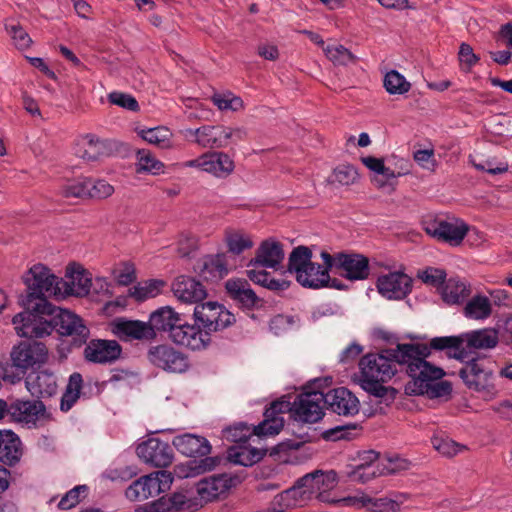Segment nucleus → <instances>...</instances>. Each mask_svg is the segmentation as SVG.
<instances>
[{"label": "nucleus", "instance_id": "nucleus-33", "mask_svg": "<svg viewBox=\"0 0 512 512\" xmlns=\"http://www.w3.org/2000/svg\"><path fill=\"white\" fill-rule=\"evenodd\" d=\"M228 295L243 308L251 309L258 305L260 299L243 279H230L225 284Z\"/></svg>", "mask_w": 512, "mask_h": 512}, {"label": "nucleus", "instance_id": "nucleus-3", "mask_svg": "<svg viewBox=\"0 0 512 512\" xmlns=\"http://www.w3.org/2000/svg\"><path fill=\"white\" fill-rule=\"evenodd\" d=\"M59 280L60 278L43 264L31 267L24 277L27 294L20 298V303L24 307L22 313H29L31 317L36 313L52 315L56 311V306L52 305L47 297L60 296Z\"/></svg>", "mask_w": 512, "mask_h": 512}, {"label": "nucleus", "instance_id": "nucleus-63", "mask_svg": "<svg viewBox=\"0 0 512 512\" xmlns=\"http://www.w3.org/2000/svg\"><path fill=\"white\" fill-rule=\"evenodd\" d=\"M414 160L422 168L431 170L435 166L434 151L431 149L418 150L414 153Z\"/></svg>", "mask_w": 512, "mask_h": 512}, {"label": "nucleus", "instance_id": "nucleus-37", "mask_svg": "<svg viewBox=\"0 0 512 512\" xmlns=\"http://www.w3.org/2000/svg\"><path fill=\"white\" fill-rule=\"evenodd\" d=\"M470 294V285L459 277L449 278L441 289L442 300L449 305L464 303Z\"/></svg>", "mask_w": 512, "mask_h": 512}, {"label": "nucleus", "instance_id": "nucleus-25", "mask_svg": "<svg viewBox=\"0 0 512 512\" xmlns=\"http://www.w3.org/2000/svg\"><path fill=\"white\" fill-rule=\"evenodd\" d=\"M122 352L120 344L115 340H92L85 348V359L89 362L106 364L116 361Z\"/></svg>", "mask_w": 512, "mask_h": 512}, {"label": "nucleus", "instance_id": "nucleus-20", "mask_svg": "<svg viewBox=\"0 0 512 512\" xmlns=\"http://www.w3.org/2000/svg\"><path fill=\"white\" fill-rule=\"evenodd\" d=\"M200 327L199 325H190L182 318L169 339L175 344L191 350L205 349L210 344L211 337Z\"/></svg>", "mask_w": 512, "mask_h": 512}, {"label": "nucleus", "instance_id": "nucleus-50", "mask_svg": "<svg viewBox=\"0 0 512 512\" xmlns=\"http://www.w3.org/2000/svg\"><path fill=\"white\" fill-rule=\"evenodd\" d=\"M226 244L228 251L234 255H240L245 250L253 247V241L239 232H229L226 234Z\"/></svg>", "mask_w": 512, "mask_h": 512}, {"label": "nucleus", "instance_id": "nucleus-56", "mask_svg": "<svg viewBox=\"0 0 512 512\" xmlns=\"http://www.w3.org/2000/svg\"><path fill=\"white\" fill-rule=\"evenodd\" d=\"M358 179V172L355 167L351 165H340L334 169L332 182H337L340 185H352Z\"/></svg>", "mask_w": 512, "mask_h": 512}, {"label": "nucleus", "instance_id": "nucleus-60", "mask_svg": "<svg viewBox=\"0 0 512 512\" xmlns=\"http://www.w3.org/2000/svg\"><path fill=\"white\" fill-rule=\"evenodd\" d=\"M400 166L399 169H393L391 163L389 162L388 165L383 164V169L379 172V175H382L387 182H390L391 180H394L398 177H401L403 175H406L409 173V163L405 159H400Z\"/></svg>", "mask_w": 512, "mask_h": 512}, {"label": "nucleus", "instance_id": "nucleus-58", "mask_svg": "<svg viewBox=\"0 0 512 512\" xmlns=\"http://www.w3.org/2000/svg\"><path fill=\"white\" fill-rule=\"evenodd\" d=\"M446 272L440 268L428 267L421 273L419 278L425 283L433 287L441 288L446 283Z\"/></svg>", "mask_w": 512, "mask_h": 512}, {"label": "nucleus", "instance_id": "nucleus-32", "mask_svg": "<svg viewBox=\"0 0 512 512\" xmlns=\"http://www.w3.org/2000/svg\"><path fill=\"white\" fill-rule=\"evenodd\" d=\"M383 474L379 466V454L376 451H363L359 455V463L350 474L353 480L365 483Z\"/></svg>", "mask_w": 512, "mask_h": 512}, {"label": "nucleus", "instance_id": "nucleus-30", "mask_svg": "<svg viewBox=\"0 0 512 512\" xmlns=\"http://www.w3.org/2000/svg\"><path fill=\"white\" fill-rule=\"evenodd\" d=\"M186 137H193L194 142L202 148H224V127L220 125H203L197 129L186 130Z\"/></svg>", "mask_w": 512, "mask_h": 512}, {"label": "nucleus", "instance_id": "nucleus-26", "mask_svg": "<svg viewBox=\"0 0 512 512\" xmlns=\"http://www.w3.org/2000/svg\"><path fill=\"white\" fill-rule=\"evenodd\" d=\"M289 408V402L274 401L264 412L265 419L254 427V432L259 438L263 436L277 435L284 426V420L280 414Z\"/></svg>", "mask_w": 512, "mask_h": 512}, {"label": "nucleus", "instance_id": "nucleus-2", "mask_svg": "<svg viewBox=\"0 0 512 512\" xmlns=\"http://www.w3.org/2000/svg\"><path fill=\"white\" fill-rule=\"evenodd\" d=\"M29 313H18L12 323L20 337L42 338L50 335L54 330L61 336L72 337V344L80 347L89 336V329L82 319L75 313L56 307L52 315L36 313L31 317Z\"/></svg>", "mask_w": 512, "mask_h": 512}, {"label": "nucleus", "instance_id": "nucleus-64", "mask_svg": "<svg viewBox=\"0 0 512 512\" xmlns=\"http://www.w3.org/2000/svg\"><path fill=\"white\" fill-rule=\"evenodd\" d=\"M458 55L460 62L467 65L468 68H471L479 61V57L473 52L472 47L467 43H462L460 45Z\"/></svg>", "mask_w": 512, "mask_h": 512}, {"label": "nucleus", "instance_id": "nucleus-36", "mask_svg": "<svg viewBox=\"0 0 512 512\" xmlns=\"http://www.w3.org/2000/svg\"><path fill=\"white\" fill-rule=\"evenodd\" d=\"M181 319V315L173 308L164 306L151 313L148 324L151 325L153 333H156V331L167 332L168 337H170Z\"/></svg>", "mask_w": 512, "mask_h": 512}, {"label": "nucleus", "instance_id": "nucleus-27", "mask_svg": "<svg viewBox=\"0 0 512 512\" xmlns=\"http://www.w3.org/2000/svg\"><path fill=\"white\" fill-rule=\"evenodd\" d=\"M194 270L203 280L217 282L229 272L226 255L216 254L204 256L197 261Z\"/></svg>", "mask_w": 512, "mask_h": 512}, {"label": "nucleus", "instance_id": "nucleus-22", "mask_svg": "<svg viewBox=\"0 0 512 512\" xmlns=\"http://www.w3.org/2000/svg\"><path fill=\"white\" fill-rule=\"evenodd\" d=\"M285 257L283 245L275 239L269 238L261 242L247 267H262L279 269Z\"/></svg>", "mask_w": 512, "mask_h": 512}, {"label": "nucleus", "instance_id": "nucleus-15", "mask_svg": "<svg viewBox=\"0 0 512 512\" xmlns=\"http://www.w3.org/2000/svg\"><path fill=\"white\" fill-rule=\"evenodd\" d=\"M148 359L154 366L170 373H183L189 368L187 356L166 344L152 346Z\"/></svg>", "mask_w": 512, "mask_h": 512}, {"label": "nucleus", "instance_id": "nucleus-4", "mask_svg": "<svg viewBox=\"0 0 512 512\" xmlns=\"http://www.w3.org/2000/svg\"><path fill=\"white\" fill-rule=\"evenodd\" d=\"M499 341L498 333L493 329H479L456 336L432 338V346L437 351L445 350L449 357L464 361L477 349H492Z\"/></svg>", "mask_w": 512, "mask_h": 512}, {"label": "nucleus", "instance_id": "nucleus-52", "mask_svg": "<svg viewBox=\"0 0 512 512\" xmlns=\"http://www.w3.org/2000/svg\"><path fill=\"white\" fill-rule=\"evenodd\" d=\"M431 441L433 447L439 453L447 457H452L465 448V446L460 445L454 440L444 436H435Z\"/></svg>", "mask_w": 512, "mask_h": 512}, {"label": "nucleus", "instance_id": "nucleus-7", "mask_svg": "<svg viewBox=\"0 0 512 512\" xmlns=\"http://www.w3.org/2000/svg\"><path fill=\"white\" fill-rule=\"evenodd\" d=\"M321 258L327 268H335L340 275L352 281L367 279L370 274L369 260L362 254L339 252L331 255L322 251Z\"/></svg>", "mask_w": 512, "mask_h": 512}, {"label": "nucleus", "instance_id": "nucleus-47", "mask_svg": "<svg viewBox=\"0 0 512 512\" xmlns=\"http://www.w3.org/2000/svg\"><path fill=\"white\" fill-rule=\"evenodd\" d=\"M163 168L164 164L157 160L149 150H138L137 172H148L153 175H157L163 171Z\"/></svg>", "mask_w": 512, "mask_h": 512}, {"label": "nucleus", "instance_id": "nucleus-1", "mask_svg": "<svg viewBox=\"0 0 512 512\" xmlns=\"http://www.w3.org/2000/svg\"><path fill=\"white\" fill-rule=\"evenodd\" d=\"M431 350H435L432 339L429 344H398L395 349L385 350V353L391 356L395 365H406V372L412 378L406 389L411 394L427 395L429 398L445 397L451 394L452 386L450 382L441 380L445 375L443 369L427 361Z\"/></svg>", "mask_w": 512, "mask_h": 512}, {"label": "nucleus", "instance_id": "nucleus-18", "mask_svg": "<svg viewBox=\"0 0 512 512\" xmlns=\"http://www.w3.org/2000/svg\"><path fill=\"white\" fill-rule=\"evenodd\" d=\"M313 499V492L305 487L301 478L295 484L276 495L269 508L270 512H285L288 509L303 507Z\"/></svg>", "mask_w": 512, "mask_h": 512}, {"label": "nucleus", "instance_id": "nucleus-21", "mask_svg": "<svg viewBox=\"0 0 512 512\" xmlns=\"http://www.w3.org/2000/svg\"><path fill=\"white\" fill-rule=\"evenodd\" d=\"M305 487L313 492V498L322 502H334L330 499L328 492L334 489L338 483L337 473L334 470H315L301 477Z\"/></svg>", "mask_w": 512, "mask_h": 512}, {"label": "nucleus", "instance_id": "nucleus-11", "mask_svg": "<svg viewBox=\"0 0 512 512\" xmlns=\"http://www.w3.org/2000/svg\"><path fill=\"white\" fill-rule=\"evenodd\" d=\"M5 416L10 421L22 424L27 428H35L40 420L45 418L46 407L40 400L16 399L6 402Z\"/></svg>", "mask_w": 512, "mask_h": 512}, {"label": "nucleus", "instance_id": "nucleus-59", "mask_svg": "<svg viewBox=\"0 0 512 512\" xmlns=\"http://www.w3.org/2000/svg\"><path fill=\"white\" fill-rule=\"evenodd\" d=\"M108 100L111 104L125 108L129 111L136 112L139 110L137 100L130 94L114 91L108 94Z\"/></svg>", "mask_w": 512, "mask_h": 512}, {"label": "nucleus", "instance_id": "nucleus-16", "mask_svg": "<svg viewBox=\"0 0 512 512\" xmlns=\"http://www.w3.org/2000/svg\"><path fill=\"white\" fill-rule=\"evenodd\" d=\"M136 452L145 463L158 468L168 467L174 459L173 448L167 442L158 438H149L140 443Z\"/></svg>", "mask_w": 512, "mask_h": 512}, {"label": "nucleus", "instance_id": "nucleus-5", "mask_svg": "<svg viewBox=\"0 0 512 512\" xmlns=\"http://www.w3.org/2000/svg\"><path fill=\"white\" fill-rule=\"evenodd\" d=\"M359 368L360 386L375 397H384L388 388L382 383L390 380L397 371L391 356L385 352L383 354L368 353L361 358Z\"/></svg>", "mask_w": 512, "mask_h": 512}, {"label": "nucleus", "instance_id": "nucleus-45", "mask_svg": "<svg viewBox=\"0 0 512 512\" xmlns=\"http://www.w3.org/2000/svg\"><path fill=\"white\" fill-rule=\"evenodd\" d=\"M312 251L306 246H298L294 248L289 255L288 271L295 273L297 276L303 271L311 261Z\"/></svg>", "mask_w": 512, "mask_h": 512}, {"label": "nucleus", "instance_id": "nucleus-54", "mask_svg": "<svg viewBox=\"0 0 512 512\" xmlns=\"http://www.w3.org/2000/svg\"><path fill=\"white\" fill-rule=\"evenodd\" d=\"M5 27L8 34L11 36L14 45L18 49H27L30 47L32 40L28 33L20 25L15 23H7Z\"/></svg>", "mask_w": 512, "mask_h": 512}, {"label": "nucleus", "instance_id": "nucleus-49", "mask_svg": "<svg viewBox=\"0 0 512 512\" xmlns=\"http://www.w3.org/2000/svg\"><path fill=\"white\" fill-rule=\"evenodd\" d=\"M256 425L250 427L246 423L240 422L237 423L231 427H228L223 430V437L226 438L229 441L235 442V443H246V441L252 436L255 435L258 437V435L254 432V427Z\"/></svg>", "mask_w": 512, "mask_h": 512}, {"label": "nucleus", "instance_id": "nucleus-61", "mask_svg": "<svg viewBox=\"0 0 512 512\" xmlns=\"http://www.w3.org/2000/svg\"><path fill=\"white\" fill-rule=\"evenodd\" d=\"M471 162L477 170L487 172L491 175L502 174L508 170V165L506 163H498L496 165L493 160L489 159L481 160L480 162L472 160Z\"/></svg>", "mask_w": 512, "mask_h": 512}, {"label": "nucleus", "instance_id": "nucleus-19", "mask_svg": "<svg viewBox=\"0 0 512 512\" xmlns=\"http://www.w3.org/2000/svg\"><path fill=\"white\" fill-rule=\"evenodd\" d=\"M378 292L390 300H401L412 290V279L403 272H389L377 279Z\"/></svg>", "mask_w": 512, "mask_h": 512}, {"label": "nucleus", "instance_id": "nucleus-13", "mask_svg": "<svg viewBox=\"0 0 512 512\" xmlns=\"http://www.w3.org/2000/svg\"><path fill=\"white\" fill-rule=\"evenodd\" d=\"M468 230L467 224L455 218H436L425 223L427 234L452 246L459 245L465 238Z\"/></svg>", "mask_w": 512, "mask_h": 512}, {"label": "nucleus", "instance_id": "nucleus-6", "mask_svg": "<svg viewBox=\"0 0 512 512\" xmlns=\"http://www.w3.org/2000/svg\"><path fill=\"white\" fill-rule=\"evenodd\" d=\"M173 446L183 455L188 457H205L199 462L189 461L188 471L179 473L180 477H192L213 470L219 463L217 457H208L211 452L209 441L200 435L185 433L173 438Z\"/></svg>", "mask_w": 512, "mask_h": 512}, {"label": "nucleus", "instance_id": "nucleus-24", "mask_svg": "<svg viewBox=\"0 0 512 512\" xmlns=\"http://www.w3.org/2000/svg\"><path fill=\"white\" fill-rule=\"evenodd\" d=\"M324 406L338 415L352 416L359 411V401L347 388L340 387L324 393Z\"/></svg>", "mask_w": 512, "mask_h": 512}, {"label": "nucleus", "instance_id": "nucleus-23", "mask_svg": "<svg viewBox=\"0 0 512 512\" xmlns=\"http://www.w3.org/2000/svg\"><path fill=\"white\" fill-rule=\"evenodd\" d=\"M111 329L122 341L150 340L156 336L148 322L117 318L111 323Z\"/></svg>", "mask_w": 512, "mask_h": 512}, {"label": "nucleus", "instance_id": "nucleus-35", "mask_svg": "<svg viewBox=\"0 0 512 512\" xmlns=\"http://www.w3.org/2000/svg\"><path fill=\"white\" fill-rule=\"evenodd\" d=\"M22 456L20 438L11 430H0V461L13 466Z\"/></svg>", "mask_w": 512, "mask_h": 512}, {"label": "nucleus", "instance_id": "nucleus-8", "mask_svg": "<svg viewBox=\"0 0 512 512\" xmlns=\"http://www.w3.org/2000/svg\"><path fill=\"white\" fill-rule=\"evenodd\" d=\"M195 322L207 335L225 329L235 323V316L218 302L197 304L194 308Z\"/></svg>", "mask_w": 512, "mask_h": 512}, {"label": "nucleus", "instance_id": "nucleus-42", "mask_svg": "<svg viewBox=\"0 0 512 512\" xmlns=\"http://www.w3.org/2000/svg\"><path fill=\"white\" fill-rule=\"evenodd\" d=\"M345 506H353V507H367L369 504L373 505L374 511L376 512H396L399 510V504L391 499L380 498L376 499L374 502L371 498L368 497H346L341 500Z\"/></svg>", "mask_w": 512, "mask_h": 512}, {"label": "nucleus", "instance_id": "nucleus-9", "mask_svg": "<svg viewBox=\"0 0 512 512\" xmlns=\"http://www.w3.org/2000/svg\"><path fill=\"white\" fill-rule=\"evenodd\" d=\"M173 482L170 472L159 470L135 480L125 491L130 501H142L168 490Z\"/></svg>", "mask_w": 512, "mask_h": 512}, {"label": "nucleus", "instance_id": "nucleus-17", "mask_svg": "<svg viewBox=\"0 0 512 512\" xmlns=\"http://www.w3.org/2000/svg\"><path fill=\"white\" fill-rule=\"evenodd\" d=\"M60 296L84 297L89 294L92 286L90 274L80 265H69L65 278H60Z\"/></svg>", "mask_w": 512, "mask_h": 512}, {"label": "nucleus", "instance_id": "nucleus-29", "mask_svg": "<svg viewBox=\"0 0 512 512\" xmlns=\"http://www.w3.org/2000/svg\"><path fill=\"white\" fill-rule=\"evenodd\" d=\"M26 388L30 394L37 398H48L57 392V378L47 370L31 373L25 380Z\"/></svg>", "mask_w": 512, "mask_h": 512}, {"label": "nucleus", "instance_id": "nucleus-41", "mask_svg": "<svg viewBox=\"0 0 512 512\" xmlns=\"http://www.w3.org/2000/svg\"><path fill=\"white\" fill-rule=\"evenodd\" d=\"M234 161L224 152H207L206 172L225 178L234 171Z\"/></svg>", "mask_w": 512, "mask_h": 512}, {"label": "nucleus", "instance_id": "nucleus-53", "mask_svg": "<svg viewBox=\"0 0 512 512\" xmlns=\"http://www.w3.org/2000/svg\"><path fill=\"white\" fill-rule=\"evenodd\" d=\"M326 56L336 65H348L354 62V55L344 46H328L325 49Z\"/></svg>", "mask_w": 512, "mask_h": 512}, {"label": "nucleus", "instance_id": "nucleus-12", "mask_svg": "<svg viewBox=\"0 0 512 512\" xmlns=\"http://www.w3.org/2000/svg\"><path fill=\"white\" fill-rule=\"evenodd\" d=\"M323 400H325L323 391L309 388L297 396L291 411L299 421L316 423L324 416Z\"/></svg>", "mask_w": 512, "mask_h": 512}, {"label": "nucleus", "instance_id": "nucleus-62", "mask_svg": "<svg viewBox=\"0 0 512 512\" xmlns=\"http://www.w3.org/2000/svg\"><path fill=\"white\" fill-rule=\"evenodd\" d=\"M246 271L247 277L249 280L254 282L255 284L261 285L265 288L268 286L269 279L271 274L264 269H259L260 267H249Z\"/></svg>", "mask_w": 512, "mask_h": 512}, {"label": "nucleus", "instance_id": "nucleus-10", "mask_svg": "<svg viewBox=\"0 0 512 512\" xmlns=\"http://www.w3.org/2000/svg\"><path fill=\"white\" fill-rule=\"evenodd\" d=\"M47 357L48 350L46 346L37 341H22L14 346L10 353L12 367L21 375L26 374L28 369L35 365L45 363Z\"/></svg>", "mask_w": 512, "mask_h": 512}, {"label": "nucleus", "instance_id": "nucleus-39", "mask_svg": "<svg viewBox=\"0 0 512 512\" xmlns=\"http://www.w3.org/2000/svg\"><path fill=\"white\" fill-rule=\"evenodd\" d=\"M188 499L181 492L173 493L169 496H163L158 500L151 502L137 512H173L184 510L188 507Z\"/></svg>", "mask_w": 512, "mask_h": 512}, {"label": "nucleus", "instance_id": "nucleus-46", "mask_svg": "<svg viewBox=\"0 0 512 512\" xmlns=\"http://www.w3.org/2000/svg\"><path fill=\"white\" fill-rule=\"evenodd\" d=\"M139 134L142 139L150 144L156 145L160 148L170 147L172 134L166 127L158 126L155 128L144 129L141 130Z\"/></svg>", "mask_w": 512, "mask_h": 512}, {"label": "nucleus", "instance_id": "nucleus-57", "mask_svg": "<svg viewBox=\"0 0 512 512\" xmlns=\"http://www.w3.org/2000/svg\"><path fill=\"white\" fill-rule=\"evenodd\" d=\"M87 490L86 485L75 486L61 498L58 507L62 510H69L75 507L81 500V494L85 497Z\"/></svg>", "mask_w": 512, "mask_h": 512}, {"label": "nucleus", "instance_id": "nucleus-55", "mask_svg": "<svg viewBox=\"0 0 512 512\" xmlns=\"http://www.w3.org/2000/svg\"><path fill=\"white\" fill-rule=\"evenodd\" d=\"M88 186V197L96 199H105L111 196L114 192V187L105 180H93L87 179Z\"/></svg>", "mask_w": 512, "mask_h": 512}, {"label": "nucleus", "instance_id": "nucleus-44", "mask_svg": "<svg viewBox=\"0 0 512 512\" xmlns=\"http://www.w3.org/2000/svg\"><path fill=\"white\" fill-rule=\"evenodd\" d=\"M165 283L162 280L151 279L131 287L129 295L138 302L156 297L160 294Z\"/></svg>", "mask_w": 512, "mask_h": 512}, {"label": "nucleus", "instance_id": "nucleus-51", "mask_svg": "<svg viewBox=\"0 0 512 512\" xmlns=\"http://www.w3.org/2000/svg\"><path fill=\"white\" fill-rule=\"evenodd\" d=\"M87 179H78L71 182L66 183L61 188V195L66 199L72 198H84L88 197V184Z\"/></svg>", "mask_w": 512, "mask_h": 512}, {"label": "nucleus", "instance_id": "nucleus-48", "mask_svg": "<svg viewBox=\"0 0 512 512\" xmlns=\"http://www.w3.org/2000/svg\"><path fill=\"white\" fill-rule=\"evenodd\" d=\"M384 87L390 94H404L410 90V83L396 70H391L384 77Z\"/></svg>", "mask_w": 512, "mask_h": 512}, {"label": "nucleus", "instance_id": "nucleus-28", "mask_svg": "<svg viewBox=\"0 0 512 512\" xmlns=\"http://www.w3.org/2000/svg\"><path fill=\"white\" fill-rule=\"evenodd\" d=\"M175 297L183 303H198L207 296L205 287L194 278L179 276L172 283Z\"/></svg>", "mask_w": 512, "mask_h": 512}, {"label": "nucleus", "instance_id": "nucleus-38", "mask_svg": "<svg viewBox=\"0 0 512 512\" xmlns=\"http://www.w3.org/2000/svg\"><path fill=\"white\" fill-rule=\"evenodd\" d=\"M106 153L105 142L91 134L84 136L75 148V154L88 162L97 161Z\"/></svg>", "mask_w": 512, "mask_h": 512}, {"label": "nucleus", "instance_id": "nucleus-40", "mask_svg": "<svg viewBox=\"0 0 512 512\" xmlns=\"http://www.w3.org/2000/svg\"><path fill=\"white\" fill-rule=\"evenodd\" d=\"M266 453V448H257L243 444L238 447H231L228 450V458L234 464L251 466L259 462Z\"/></svg>", "mask_w": 512, "mask_h": 512}, {"label": "nucleus", "instance_id": "nucleus-34", "mask_svg": "<svg viewBox=\"0 0 512 512\" xmlns=\"http://www.w3.org/2000/svg\"><path fill=\"white\" fill-rule=\"evenodd\" d=\"M324 266L310 262L308 266L296 276V280L303 287L318 289L328 285L330 281L329 270Z\"/></svg>", "mask_w": 512, "mask_h": 512}, {"label": "nucleus", "instance_id": "nucleus-31", "mask_svg": "<svg viewBox=\"0 0 512 512\" xmlns=\"http://www.w3.org/2000/svg\"><path fill=\"white\" fill-rule=\"evenodd\" d=\"M232 481L227 474L213 475L200 480L196 485V491L200 500L210 502L228 491L232 487Z\"/></svg>", "mask_w": 512, "mask_h": 512}, {"label": "nucleus", "instance_id": "nucleus-14", "mask_svg": "<svg viewBox=\"0 0 512 512\" xmlns=\"http://www.w3.org/2000/svg\"><path fill=\"white\" fill-rule=\"evenodd\" d=\"M464 366L460 368L458 374L465 385L476 392H490L493 388L491 383L492 371L483 359L469 358L464 360Z\"/></svg>", "mask_w": 512, "mask_h": 512}, {"label": "nucleus", "instance_id": "nucleus-43", "mask_svg": "<svg viewBox=\"0 0 512 512\" xmlns=\"http://www.w3.org/2000/svg\"><path fill=\"white\" fill-rule=\"evenodd\" d=\"M492 313L489 299L483 295H476L467 301L463 308L465 317L474 320L487 319Z\"/></svg>", "mask_w": 512, "mask_h": 512}]
</instances>
